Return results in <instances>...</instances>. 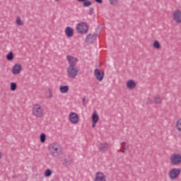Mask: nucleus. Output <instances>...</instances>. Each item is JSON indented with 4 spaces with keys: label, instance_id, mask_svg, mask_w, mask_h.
<instances>
[{
    "label": "nucleus",
    "instance_id": "nucleus-1",
    "mask_svg": "<svg viewBox=\"0 0 181 181\" xmlns=\"http://www.w3.org/2000/svg\"><path fill=\"white\" fill-rule=\"evenodd\" d=\"M69 66L66 69L67 77L69 78H76L78 74V69H77L76 64L78 59L73 56L68 55L66 57Z\"/></svg>",
    "mask_w": 181,
    "mask_h": 181
},
{
    "label": "nucleus",
    "instance_id": "nucleus-2",
    "mask_svg": "<svg viewBox=\"0 0 181 181\" xmlns=\"http://www.w3.org/2000/svg\"><path fill=\"white\" fill-rule=\"evenodd\" d=\"M48 151L52 156L57 158L62 155V147L59 143H52L48 146Z\"/></svg>",
    "mask_w": 181,
    "mask_h": 181
},
{
    "label": "nucleus",
    "instance_id": "nucleus-3",
    "mask_svg": "<svg viewBox=\"0 0 181 181\" xmlns=\"http://www.w3.org/2000/svg\"><path fill=\"white\" fill-rule=\"evenodd\" d=\"M32 112L34 117L36 118H42L45 115V110L42 107V105L39 104H35L32 107Z\"/></svg>",
    "mask_w": 181,
    "mask_h": 181
},
{
    "label": "nucleus",
    "instance_id": "nucleus-4",
    "mask_svg": "<svg viewBox=\"0 0 181 181\" xmlns=\"http://www.w3.org/2000/svg\"><path fill=\"white\" fill-rule=\"evenodd\" d=\"M76 32L78 33H81V35H84L88 32V25L87 23L81 22L76 25Z\"/></svg>",
    "mask_w": 181,
    "mask_h": 181
},
{
    "label": "nucleus",
    "instance_id": "nucleus-5",
    "mask_svg": "<svg viewBox=\"0 0 181 181\" xmlns=\"http://www.w3.org/2000/svg\"><path fill=\"white\" fill-rule=\"evenodd\" d=\"M170 162L171 165H173L174 166H178V165H180L181 163V155L177 153L172 154L170 158Z\"/></svg>",
    "mask_w": 181,
    "mask_h": 181
},
{
    "label": "nucleus",
    "instance_id": "nucleus-6",
    "mask_svg": "<svg viewBox=\"0 0 181 181\" xmlns=\"http://www.w3.org/2000/svg\"><path fill=\"white\" fill-rule=\"evenodd\" d=\"M181 170L180 168H172L170 172L168 173V176L170 179L172 180H175V179H177L180 175Z\"/></svg>",
    "mask_w": 181,
    "mask_h": 181
},
{
    "label": "nucleus",
    "instance_id": "nucleus-7",
    "mask_svg": "<svg viewBox=\"0 0 181 181\" xmlns=\"http://www.w3.org/2000/svg\"><path fill=\"white\" fill-rule=\"evenodd\" d=\"M94 76L98 81H103L104 80V71H101L98 69L94 70Z\"/></svg>",
    "mask_w": 181,
    "mask_h": 181
},
{
    "label": "nucleus",
    "instance_id": "nucleus-8",
    "mask_svg": "<svg viewBox=\"0 0 181 181\" xmlns=\"http://www.w3.org/2000/svg\"><path fill=\"white\" fill-rule=\"evenodd\" d=\"M173 19L176 23H181V11L176 10L173 14Z\"/></svg>",
    "mask_w": 181,
    "mask_h": 181
},
{
    "label": "nucleus",
    "instance_id": "nucleus-9",
    "mask_svg": "<svg viewBox=\"0 0 181 181\" xmlns=\"http://www.w3.org/2000/svg\"><path fill=\"white\" fill-rule=\"evenodd\" d=\"M95 40H97V34L96 33L88 34L85 38V42L86 43L93 44L94 42H95Z\"/></svg>",
    "mask_w": 181,
    "mask_h": 181
},
{
    "label": "nucleus",
    "instance_id": "nucleus-10",
    "mask_svg": "<svg viewBox=\"0 0 181 181\" xmlns=\"http://www.w3.org/2000/svg\"><path fill=\"white\" fill-rule=\"evenodd\" d=\"M69 121L71 124H78V115L77 113L71 112L69 114Z\"/></svg>",
    "mask_w": 181,
    "mask_h": 181
},
{
    "label": "nucleus",
    "instance_id": "nucleus-11",
    "mask_svg": "<svg viewBox=\"0 0 181 181\" xmlns=\"http://www.w3.org/2000/svg\"><path fill=\"white\" fill-rule=\"evenodd\" d=\"M94 181H107L105 175L101 172H98L95 175Z\"/></svg>",
    "mask_w": 181,
    "mask_h": 181
},
{
    "label": "nucleus",
    "instance_id": "nucleus-12",
    "mask_svg": "<svg viewBox=\"0 0 181 181\" xmlns=\"http://www.w3.org/2000/svg\"><path fill=\"white\" fill-rule=\"evenodd\" d=\"M109 146L110 145L108 144V143L103 141L99 144L98 149L101 152H107V151H108Z\"/></svg>",
    "mask_w": 181,
    "mask_h": 181
},
{
    "label": "nucleus",
    "instance_id": "nucleus-13",
    "mask_svg": "<svg viewBox=\"0 0 181 181\" xmlns=\"http://www.w3.org/2000/svg\"><path fill=\"white\" fill-rule=\"evenodd\" d=\"M22 71V66L19 64H16L12 69V73L14 75L19 74Z\"/></svg>",
    "mask_w": 181,
    "mask_h": 181
},
{
    "label": "nucleus",
    "instance_id": "nucleus-14",
    "mask_svg": "<svg viewBox=\"0 0 181 181\" xmlns=\"http://www.w3.org/2000/svg\"><path fill=\"white\" fill-rule=\"evenodd\" d=\"M65 35L68 37H71L74 35V30L71 27H66L65 28Z\"/></svg>",
    "mask_w": 181,
    "mask_h": 181
},
{
    "label": "nucleus",
    "instance_id": "nucleus-15",
    "mask_svg": "<svg viewBox=\"0 0 181 181\" xmlns=\"http://www.w3.org/2000/svg\"><path fill=\"white\" fill-rule=\"evenodd\" d=\"M127 87L129 88V90H132L136 87V83L134 80H129L127 82Z\"/></svg>",
    "mask_w": 181,
    "mask_h": 181
},
{
    "label": "nucleus",
    "instance_id": "nucleus-16",
    "mask_svg": "<svg viewBox=\"0 0 181 181\" xmlns=\"http://www.w3.org/2000/svg\"><path fill=\"white\" fill-rule=\"evenodd\" d=\"M73 163V159L72 158H64L62 162L63 166L67 167L70 166V165H72Z\"/></svg>",
    "mask_w": 181,
    "mask_h": 181
},
{
    "label": "nucleus",
    "instance_id": "nucleus-17",
    "mask_svg": "<svg viewBox=\"0 0 181 181\" xmlns=\"http://www.w3.org/2000/svg\"><path fill=\"white\" fill-rule=\"evenodd\" d=\"M59 91L62 94H66V93H67L69 91V86H60Z\"/></svg>",
    "mask_w": 181,
    "mask_h": 181
},
{
    "label": "nucleus",
    "instance_id": "nucleus-18",
    "mask_svg": "<svg viewBox=\"0 0 181 181\" xmlns=\"http://www.w3.org/2000/svg\"><path fill=\"white\" fill-rule=\"evenodd\" d=\"M120 146H121L120 148L122 149H124V151H128V149H129V146L125 141L122 142L120 144Z\"/></svg>",
    "mask_w": 181,
    "mask_h": 181
},
{
    "label": "nucleus",
    "instance_id": "nucleus-19",
    "mask_svg": "<svg viewBox=\"0 0 181 181\" xmlns=\"http://www.w3.org/2000/svg\"><path fill=\"white\" fill-rule=\"evenodd\" d=\"M154 103H156V104H162V98H160L159 95L154 96Z\"/></svg>",
    "mask_w": 181,
    "mask_h": 181
},
{
    "label": "nucleus",
    "instance_id": "nucleus-20",
    "mask_svg": "<svg viewBox=\"0 0 181 181\" xmlns=\"http://www.w3.org/2000/svg\"><path fill=\"white\" fill-rule=\"evenodd\" d=\"M98 114H93L92 115V122L93 124H97V122H98Z\"/></svg>",
    "mask_w": 181,
    "mask_h": 181
},
{
    "label": "nucleus",
    "instance_id": "nucleus-21",
    "mask_svg": "<svg viewBox=\"0 0 181 181\" xmlns=\"http://www.w3.org/2000/svg\"><path fill=\"white\" fill-rule=\"evenodd\" d=\"M40 142L42 144L46 142V134L45 133H42L40 136Z\"/></svg>",
    "mask_w": 181,
    "mask_h": 181
},
{
    "label": "nucleus",
    "instance_id": "nucleus-22",
    "mask_svg": "<svg viewBox=\"0 0 181 181\" xmlns=\"http://www.w3.org/2000/svg\"><path fill=\"white\" fill-rule=\"evenodd\" d=\"M109 2L110 5L116 6V5H118V4H119V0H109Z\"/></svg>",
    "mask_w": 181,
    "mask_h": 181
},
{
    "label": "nucleus",
    "instance_id": "nucleus-23",
    "mask_svg": "<svg viewBox=\"0 0 181 181\" xmlns=\"http://www.w3.org/2000/svg\"><path fill=\"white\" fill-rule=\"evenodd\" d=\"M153 46L155 49H160V44L158 41H154Z\"/></svg>",
    "mask_w": 181,
    "mask_h": 181
},
{
    "label": "nucleus",
    "instance_id": "nucleus-24",
    "mask_svg": "<svg viewBox=\"0 0 181 181\" xmlns=\"http://www.w3.org/2000/svg\"><path fill=\"white\" fill-rule=\"evenodd\" d=\"M6 59L9 61L13 60V53L9 52L6 56Z\"/></svg>",
    "mask_w": 181,
    "mask_h": 181
},
{
    "label": "nucleus",
    "instance_id": "nucleus-25",
    "mask_svg": "<svg viewBox=\"0 0 181 181\" xmlns=\"http://www.w3.org/2000/svg\"><path fill=\"white\" fill-rule=\"evenodd\" d=\"M45 176L46 177H49V176H52V170L50 169H47L45 171Z\"/></svg>",
    "mask_w": 181,
    "mask_h": 181
},
{
    "label": "nucleus",
    "instance_id": "nucleus-26",
    "mask_svg": "<svg viewBox=\"0 0 181 181\" xmlns=\"http://www.w3.org/2000/svg\"><path fill=\"white\" fill-rule=\"evenodd\" d=\"M91 1H85L83 4V6H85V7H88V6H91Z\"/></svg>",
    "mask_w": 181,
    "mask_h": 181
},
{
    "label": "nucleus",
    "instance_id": "nucleus-27",
    "mask_svg": "<svg viewBox=\"0 0 181 181\" xmlns=\"http://www.w3.org/2000/svg\"><path fill=\"white\" fill-rule=\"evenodd\" d=\"M16 83H15V82H12L11 83V91H15V90H16Z\"/></svg>",
    "mask_w": 181,
    "mask_h": 181
},
{
    "label": "nucleus",
    "instance_id": "nucleus-28",
    "mask_svg": "<svg viewBox=\"0 0 181 181\" xmlns=\"http://www.w3.org/2000/svg\"><path fill=\"white\" fill-rule=\"evenodd\" d=\"M16 23L18 25V26H22V25H23V23L21 20V17L17 18Z\"/></svg>",
    "mask_w": 181,
    "mask_h": 181
},
{
    "label": "nucleus",
    "instance_id": "nucleus-29",
    "mask_svg": "<svg viewBox=\"0 0 181 181\" xmlns=\"http://www.w3.org/2000/svg\"><path fill=\"white\" fill-rule=\"evenodd\" d=\"M88 13L90 16L93 15V13H94V9L93 8H90Z\"/></svg>",
    "mask_w": 181,
    "mask_h": 181
},
{
    "label": "nucleus",
    "instance_id": "nucleus-30",
    "mask_svg": "<svg viewBox=\"0 0 181 181\" xmlns=\"http://www.w3.org/2000/svg\"><path fill=\"white\" fill-rule=\"evenodd\" d=\"M95 2H96V4H103V0H95Z\"/></svg>",
    "mask_w": 181,
    "mask_h": 181
},
{
    "label": "nucleus",
    "instance_id": "nucleus-31",
    "mask_svg": "<svg viewBox=\"0 0 181 181\" xmlns=\"http://www.w3.org/2000/svg\"><path fill=\"white\" fill-rule=\"evenodd\" d=\"M147 104H152V100L150 98H148Z\"/></svg>",
    "mask_w": 181,
    "mask_h": 181
},
{
    "label": "nucleus",
    "instance_id": "nucleus-32",
    "mask_svg": "<svg viewBox=\"0 0 181 181\" xmlns=\"http://www.w3.org/2000/svg\"><path fill=\"white\" fill-rule=\"evenodd\" d=\"M120 152H122V153H125V149H123L120 147Z\"/></svg>",
    "mask_w": 181,
    "mask_h": 181
},
{
    "label": "nucleus",
    "instance_id": "nucleus-33",
    "mask_svg": "<svg viewBox=\"0 0 181 181\" xmlns=\"http://www.w3.org/2000/svg\"><path fill=\"white\" fill-rule=\"evenodd\" d=\"M78 2H85L86 0H77Z\"/></svg>",
    "mask_w": 181,
    "mask_h": 181
},
{
    "label": "nucleus",
    "instance_id": "nucleus-34",
    "mask_svg": "<svg viewBox=\"0 0 181 181\" xmlns=\"http://www.w3.org/2000/svg\"><path fill=\"white\" fill-rule=\"evenodd\" d=\"M95 124L96 123H93V125H92L93 128H94V127H95Z\"/></svg>",
    "mask_w": 181,
    "mask_h": 181
},
{
    "label": "nucleus",
    "instance_id": "nucleus-35",
    "mask_svg": "<svg viewBox=\"0 0 181 181\" xmlns=\"http://www.w3.org/2000/svg\"><path fill=\"white\" fill-rule=\"evenodd\" d=\"M0 159H2V153H0Z\"/></svg>",
    "mask_w": 181,
    "mask_h": 181
},
{
    "label": "nucleus",
    "instance_id": "nucleus-36",
    "mask_svg": "<svg viewBox=\"0 0 181 181\" xmlns=\"http://www.w3.org/2000/svg\"><path fill=\"white\" fill-rule=\"evenodd\" d=\"M52 94H50V95H49V98H52Z\"/></svg>",
    "mask_w": 181,
    "mask_h": 181
},
{
    "label": "nucleus",
    "instance_id": "nucleus-37",
    "mask_svg": "<svg viewBox=\"0 0 181 181\" xmlns=\"http://www.w3.org/2000/svg\"><path fill=\"white\" fill-rule=\"evenodd\" d=\"M83 102H84V101H86V99H85V98H83Z\"/></svg>",
    "mask_w": 181,
    "mask_h": 181
},
{
    "label": "nucleus",
    "instance_id": "nucleus-38",
    "mask_svg": "<svg viewBox=\"0 0 181 181\" xmlns=\"http://www.w3.org/2000/svg\"><path fill=\"white\" fill-rule=\"evenodd\" d=\"M55 1H59V0H55Z\"/></svg>",
    "mask_w": 181,
    "mask_h": 181
}]
</instances>
